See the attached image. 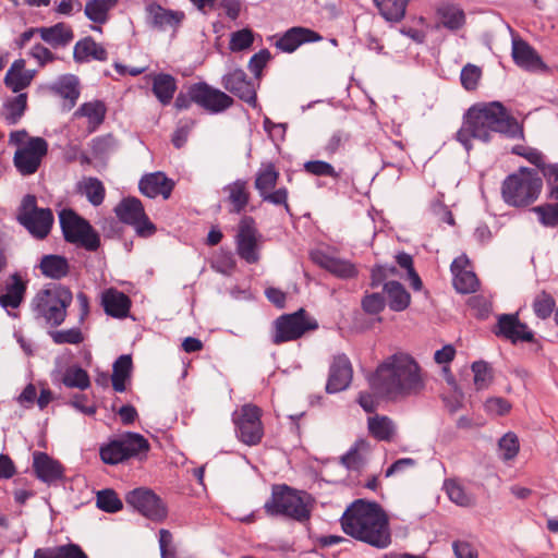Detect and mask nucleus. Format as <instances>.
I'll list each match as a JSON object with an SVG mask.
<instances>
[{
  "instance_id": "obj_16",
  "label": "nucleus",
  "mask_w": 558,
  "mask_h": 558,
  "mask_svg": "<svg viewBox=\"0 0 558 558\" xmlns=\"http://www.w3.org/2000/svg\"><path fill=\"white\" fill-rule=\"evenodd\" d=\"M189 94L196 105L210 113L222 112L233 105L232 97L205 82L193 84Z\"/></svg>"
},
{
  "instance_id": "obj_58",
  "label": "nucleus",
  "mask_w": 558,
  "mask_h": 558,
  "mask_svg": "<svg viewBox=\"0 0 558 558\" xmlns=\"http://www.w3.org/2000/svg\"><path fill=\"white\" fill-rule=\"evenodd\" d=\"M481 76V69L474 64L469 63L465 66H463L461 71V84L466 90H474L477 87Z\"/></svg>"
},
{
  "instance_id": "obj_56",
  "label": "nucleus",
  "mask_w": 558,
  "mask_h": 558,
  "mask_svg": "<svg viewBox=\"0 0 558 558\" xmlns=\"http://www.w3.org/2000/svg\"><path fill=\"white\" fill-rule=\"evenodd\" d=\"M304 170L316 177H330L333 179L339 178V173L335 170L333 166L323 160H310L304 163Z\"/></svg>"
},
{
  "instance_id": "obj_64",
  "label": "nucleus",
  "mask_w": 558,
  "mask_h": 558,
  "mask_svg": "<svg viewBox=\"0 0 558 558\" xmlns=\"http://www.w3.org/2000/svg\"><path fill=\"white\" fill-rule=\"evenodd\" d=\"M542 173L549 186V197L558 201V166L547 165V167H543Z\"/></svg>"
},
{
  "instance_id": "obj_38",
  "label": "nucleus",
  "mask_w": 558,
  "mask_h": 558,
  "mask_svg": "<svg viewBox=\"0 0 558 558\" xmlns=\"http://www.w3.org/2000/svg\"><path fill=\"white\" fill-rule=\"evenodd\" d=\"M384 291L387 294L388 304L392 311L401 312L410 305L411 295L400 282H385Z\"/></svg>"
},
{
  "instance_id": "obj_18",
  "label": "nucleus",
  "mask_w": 558,
  "mask_h": 558,
  "mask_svg": "<svg viewBox=\"0 0 558 558\" xmlns=\"http://www.w3.org/2000/svg\"><path fill=\"white\" fill-rule=\"evenodd\" d=\"M256 235L255 220L250 216L243 217L236 234V252L248 264H255L259 259Z\"/></svg>"
},
{
  "instance_id": "obj_46",
  "label": "nucleus",
  "mask_w": 558,
  "mask_h": 558,
  "mask_svg": "<svg viewBox=\"0 0 558 558\" xmlns=\"http://www.w3.org/2000/svg\"><path fill=\"white\" fill-rule=\"evenodd\" d=\"M62 384L68 388L86 390L90 386L88 373L77 365L69 366L62 375Z\"/></svg>"
},
{
  "instance_id": "obj_14",
  "label": "nucleus",
  "mask_w": 558,
  "mask_h": 558,
  "mask_svg": "<svg viewBox=\"0 0 558 558\" xmlns=\"http://www.w3.org/2000/svg\"><path fill=\"white\" fill-rule=\"evenodd\" d=\"M125 501L145 518L161 522L168 515L165 501L150 488L137 487L125 495Z\"/></svg>"
},
{
  "instance_id": "obj_6",
  "label": "nucleus",
  "mask_w": 558,
  "mask_h": 558,
  "mask_svg": "<svg viewBox=\"0 0 558 558\" xmlns=\"http://www.w3.org/2000/svg\"><path fill=\"white\" fill-rule=\"evenodd\" d=\"M310 495L290 486L274 485L271 497L265 502L264 509L271 517L283 515L299 522L311 517Z\"/></svg>"
},
{
  "instance_id": "obj_12",
  "label": "nucleus",
  "mask_w": 558,
  "mask_h": 558,
  "mask_svg": "<svg viewBox=\"0 0 558 558\" xmlns=\"http://www.w3.org/2000/svg\"><path fill=\"white\" fill-rule=\"evenodd\" d=\"M279 178L280 173L274 162H263L255 174L254 187L263 202L275 206H282L286 213L292 216V210L288 203V189L281 186L274 190Z\"/></svg>"
},
{
  "instance_id": "obj_5",
  "label": "nucleus",
  "mask_w": 558,
  "mask_h": 558,
  "mask_svg": "<svg viewBox=\"0 0 558 558\" xmlns=\"http://www.w3.org/2000/svg\"><path fill=\"white\" fill-rule=\"evenodd\" d=\"M9 144L16 146L13 163L22 175L36 173L48 154V142L39 136H29L26 130L13 131Z\"/></svg>"
},
{
  "instance_id": "obj_43",
  "label": "nucleus",
  "mask_w": 558,
  "mask_h": 558,
  "mask_svg": "<svg viewBox=\"0 0 558 558\" xmlns=\"http://www.w3.org/2000/svg\"><path fill=\"white\" fill-rule=\"evenodd\" d=\"M411 0H374L380 15L388 22H400Z\"/></svg>"
},
{
  "instance_id": "obj_39",
  "label": "nucleus",
  "mask_w": 558,
  "mask_h": 558,
  "mask_svg": "<svg viewBox=\"0 0 558 558\" xmlns=\"http://www.w3.org/2000/svg\"><path fill=\"white\" fill-rule=\"evenodd\" d=\"M76 187L77 192L85 195L93 206L97 207L104 203L106 189L98 178H83V180L77 183Z\"/></svg>"
},
{
  "instance_id": "obj_48",
  "label": "nucleus",
  "mask_w": 558,
  "mask_h": 558,
  "mask_svg": "<svg viewBox=\"0 0 558 558\" xmlns=\"http://www.w3.org/2000/svg\"><path fill=\"white\" fill-rule=\"evenodd\" d=\"M478 286L480 281L476 275L471 270L453 274V287L459 293H473L477 290Z\"/></svg>"
},
{
  "instance_id": "obj_40",
  "label": "nucleus",
  "mask_w": 558,
  "mask_h": 558,
  "mask_svg": "<svg viewBox=\"0 0 558 558\" xmlns=\"http://www.w3.org/2000/svg\"><path fill=\"white\" fill-rule=\"evenodd\" d=\"M367 426L371 435L380 441H391L396 434L395 423L386 415L368 417Z\"/></svg>"
},
{
  "instance_id": "obj_57",
  "label": "nucleus",
  "mask_w": 558,
  "mask_h": 558,
  "mask_svg": "<svg viewBox=\"0 0 558 558\" xmlns=\"http://www.w3.org/2000/svg\"><path fill=\"white\" fill-rule=\"evenodd\" d=\"M532 210L538 215L539 221L543 226H558V203L536 206Z\"/></svg>"
},
{
  "instance_id": "obj_20",
  "label": "nucleus",
  "mask_w": 558,
  "mask_h": 558,
  "mask_svg": "<svg viewBox=\"0 0 558 558\" xmlns=\"http://www.w3.org/2000/svg\"><path fill=\"white\" fill-rule=\"evenodd\" d=\"M322 39V35L311 28L293 26L277 37L275 47L282 52L292 53L303 44L316 43Z\"/></svg>"
},
{
  "instance_id": "obj_29",
  "label": "nucleus",
  "mask_w": 558,
  "mask_h": 558,
  "mask_svg": "<svg viewBox=\"0 0 558 558\" xmlns=\"http://www.w3.org/2000/svg\"><path fill=\"white\" fill-rule=\"evenodd\" d=\"M35 76V71L25 70V60H15L4 76V84L13 93H19L28 87Z\"/></svg>"
},
{
  "instance_id": "obj_28",
  "label": "nucleus",
  "mask_w": 558,
  "mask_h": 558,
  "mask_svg": "<svg viewBox=\"0 0 558 558\" xmlns=\"http://www.w3.org/2000/svg\"><path fill=\"white\" fill-rule=\"evenodd\" d=\"M146 13L149 23L159 29L174 28L179 26L184 17L182 12L167 10L155 2L146 7Z\"/></svg>"
},
{
  "instance_id": "obj_24",
  "label": "nucleus",
  "mask_w": 558,
  "mask_h": 558,
  "mask_svg": "<svg viewBox=\"0 0 558 558\" xmlns=\"http://www.w3.org/2000/svg\"><path fill=\"white\" fill-rule=\"evenodd\" d=\"M511 54L514 63L524 70L539 71L546 69V64L536 50L523 39H512Z\"/></svg>"
},
{
  "instance_id": "obj_8",
  "label": "nucleus",
  "mask_w": 558,
  "mask_h": 558,
  "mask_svg": "<svg viewBox=\"0 0 558 558\" xmlns=\"http://www.w3.org/2000/svg\"><path fill=\"white\" fill-rule=\"evenodd\" d=\"M149 449L150 445L143 435L125 432L102 445L99 454L104 463L116 465L132 458L142 459Z\"/></svg>"
},
{
  "instance_id": "obj_63",
  "label": "nucleus",
  "mask_w": 558,
  "mask_h": 558,
  "mask_svg": "<svg viewBox=\"0 0 558 558\" xmlns=\"http://www.w3.org/2000/svg\"><path fill=\"white\" fill-rule=\"evenodd\" d=\"M512 154L526 158L531 163L535 165L543 171V167H547L544 162V157L537 149L525 148L524 146L517 145L512 148Z\"/></svg>"
},
{
  "instance_id": "obj_23",
  "label": "nucleus",
  "mask_w": 558,
  "mask_h": 558,
  "mask_svg": "<svg viewBox=\"0 0 558 558\" xmlns=\"http://www.w3.org/2000/svg\"><path fill=\"white\" fill-rule=\"evenodd\" d=\"M33 469L38 480L46 484L54 483L63 477L64 468L46 452L35 451Z\"/></svg>"
},
{
  "instance_id": "obj_22",
  "label": "nucleus",
  "mask_w": 558,
  "mask_h": 558,
  "mask_svg": "<svg viewBox=\"0 0 558 558\" xmlns=\"http://www.w3.org/2000/svg\"><path fill=\"white\" fill-rule=\"evenodd\" d=\"M312 260L338 278L350 279L357 276V269L353 263L323 251L312 253Z\"/></svg>"
},
{
  "instance_id": "obj_61",
  "label": "nucleus",
  "mask_w": 558,
  "mask_h": 558,
  "mask_svg": "<svg viewBox=\"0 0 558 558\" xmlns=\"http://www.w3.org/2000/svg\"><path fill=\"white\" fill-rule=\"evenodd\" d=\"M361 304L365 313L376 315L385 308V299L380 293H371L362 299Z\"/></svg>"
},
{
  "instance_id": "obj_10",
  "label": "nucleus",
  "mask_w": 558,
  "mask_h": 558,
  "mask_svg": "<svg viewBox=\"0 0 558 558\" xmlns=\"http://www.w3.org/2000/svg\"><path fill=\"white\" fill-rule=\"evenodd\" d=\"M16 220L34 238L44 240L51 231L54 217L50 208H40L37 206L35 195L27 194L22 198L17 208Z\"/></svg>"
},
{
  "instance_id": "obj_25",
  "label": "nucleus",
  "mask_w": 558,
  "mask_h": 558,
  "mask_svg": "<svg viewBox=\"0 0 558 558\" xmlns=\"http://www.w3.org/2000/svg\"><path fill=\"white\" fill-rule=\"evenodd\" d=\"M173 187V181L160 171L145 174L138 183L141 193L150 198H155L160 195L167 199L170 197Z\"/></svg>"
},
{
  "instance_id": "obj_52",
  "label": "nucleus",
  "mask_w": 558,
  "mask_h": 558,
  "mask_svg": "<svg viewBox=\"0 0 558 558\" xmlns=\"http://www.w3.org/2000/svg\"><path fill=\"white\" fill-rule=\"evenodd\" d=\"M474 374V385L477 390L486 389L493 380V372L488 363L476 361L471 366Z\"/></svg>"
},
{
  "instance_id": "obj_9",
  "label": "nucleus",
  "mask_w": 558,
  "mask_h": 558,
  "mask_svg": "<svg viewBox=\"0 0 558 558\" xmlns=\"http://www.w3.org/2000/svg\"><path fill=\"white\" fill-rule=\"evenodd\" d=\"M59 222L65 242L88 252H96L100 247L98 232L88 220L72 208H63L59 211Z\"/></svg>"
},
{
  "instance_id": "obj_21",
  "label": "nucleus",
  "mask_w": 558,
  "mask_h": 558,
  "mask_svg": "<svg viewBox=\"0 0 558 558\" xmlns=\"http://www.w3.org/2000/svg\"><path fill=\"white\" fill-rule=\"evenodd\" d=\"M495 333L510 340L512 343L519 341L531 342L534 338L533 332L514 314L500 315Z\"/></svg>"
},
{
  "instance_id": "obj_42",
  "label": "nucleus",
  "mask_w": 558,
  "mask_h": 558,
  "mask_svg": "<svg viewBox=\"0 0 558 558\" xmlns=\"http://www.w3.org/2000/svg\"><path fill=\"white\" fill-rule=\"evenodd\" d=\"M33 558H88L77 544H65L54 548H38Z\"/></svg>"
},
{
  "instance_id": "obj_44",
  "label": "nucleus",
  "mask_w": 558,
  "mask_h": 558,
  "mask_svg": "<svg viewBox=\"0 0 558 558\" xmlns=\"http://www.w3.org/2000/svg\"><path fill=\"white\" fill-rule=\"evenodd\" d=\"M368 450L369 444L364 439H360L341 457V463L350 471H359L366 462L364 453L368 452Z\"/></svg>"
},
{
  "instance_id": "obj_3",
  "label": "nucleus",
  "mask_w": 558,
  "mask_h": 558,
  "mask_svg": "<svg viewBox=\"0 0 558 558\" xmlns=\"http://www.w3.org/2000/svg\"><path fill=\"white\" fill-rule=\"evenodd\" d=\"M340 522L347 535L372 547L384 549L391 544L389 518L375 501H353L343 512Z\"/></svg>"
},
{
  "instance_id": "obj_37",
  "label": "nucleus",
  "mask_w": 558,
  "mask_h": 558,
  "mask_svg": "<svg viewBox=\"0 0 558 558\" xmlns=\"http://www.w3.org/2000/svg\"><path fill=\"white\" fill-rule=\"evenodd\" d=\"M112 367V388L117 392H123L126 390V381L130 380L132 374L133 363L131 355L123 354L119 356Z\"/></svg>"
},
{
  "instance_id": "obj_60",
  "label": "nucleus",
  "mask_w": 558,
  "mask_h": 558,
  "mask_svg": "<svg viewBox=\"0 0 558 558\" xmlns=\"http://www.w3.org/2000/svg\"><path fill=\"white\" fill-rule=\"evenodd\" d=\"M28 56L35 59L40 68H44L48 63H52L58 59V57L49 48L41 44L34 45L31 48Z\"/></svg>"
},
{
  "instance_id": "obj_47",
  "label": "nucleus",
  "mask_w": 558,
  "mask_h": 558,
  "mask_svg": "<svg viewBox=\"0 0 558 558\" xmlns=\"http://www.w3.org/2000/svg\"><path fill=\"white\" fill-rule=\"evenodd\" d=\"M97 507L108 513H116L123 508L122 500L118 494L110 488L99 490L96 495Z\"/></svg>"
},
{
  "instance_id": "obj_35",
  "label": "nucleus",
  "mask_w": 558,
  "mask_h": 558,
  "mask_svg": "<svg viewBox=\"0 0 558 558\" xmlns=\"http://www.w3.org/2000/svg\"><path fill=\"white\" fill-rule=\"evenodd\" d=\"M39 269L46 278L60 280L69 275L70 264L64 256L49 254L41 257Z\"/></svg>"
},
{
  "instance_id": "obj_19",
  "label": "nucleus",
  "mask_w": 558,
  "mask_h": 558,
  "mask_svg": "<svg viewBox=\"0 0 558 558\" xmlns=\"http://www.w3.org/2000/svg\"><path fill=\"white\" fill-rule=\"evenodd\" d=\"M353 368L345 354L335 355L329 367L326 391L336 393L345 390L352 380Z\"/></svg>"
},
{
  "instance_id": "obj_33",
  "label": "nucleus",
  "mask_w": 558,
  "mask_h": 558,
  "mask_svg": "<svg viewBox=\"0 0 558 558\" xmlns=\"http://www.w3.org/2000/svg\"><path fill=\"white\" fill-rule=\"evenodd\" d=\"M107 107L102 100H93L82 104L74 112L76 118H86L88 132H95L105 121Z\"/></svg>"
},
{
  "instance_id": "obj_34",
  "label": "nucleus",
  "mask_w": 558,
  "mask_h": 558,
  "mask_svg": "<svg viewBox=\"0 0 558 558\" xmlns=\"http://www.w3.org/2000/svg\"><path fill=\"white\" fill-rule=\"evenodd\" d=\"M436 13L440 24L449 31H458L465 24V13L458 4L442 2L437 7Z\"/></svg>"
},
{
  "instance_id": "obj_1",
  "label": "nucleus",
  "mask_w": 558,
  "mask_h": 558,
  "mask_svg": "<svg viewBox=\"0 0 558 558\" xmlns=\"http://www.w3.org/2000/svg\"><path fill=\"white\" fill-rule=\"evenodd\" d=\"M371 388L387 400H400L418 395L425 379L418 363L408 353L386 357L368 376Z\"/></svg>"
},
{
  "instance_id": "obj_7",
  "label": "nucleus",
  "mask_w": 558,
  "mask_h": 558,
  "mask_svg": "<svg viewBox=\"0 0 558 558\" xmlns=\"http://www.w3.org/2000/svg\"><path fill=\"white\" fill-rule=\"evenodd\" d=\"M542 187L543 181L537 171L521 167L505 179L501 194L508 205L521 207L535 202Z\"/></svg>"
},
{
  "instance_id": "obj_36",
  "label": "nucleus",
  "mask_w": 558,
  "mask_h": 558,
  "mask_svg": "<svg viewBox=\"0 0 558 558\" xmlns=\"http://www.w3.org/2000/svg\"><path fill=\"white\" fill-rule=\"evenodd\" d=\"M119 0H88L84 8L86 17L97 25L106 24L110 19V11Z\"/></svg>"
},
{
  "instance_id": "obj_53",
  "label": "nucleus",
  "mask_w": 558,
  "mask_h": 558,
  "mask_svg": "<svg viewBox=\"0 0 558 558\" xmlns=\"http://www.w3.org/2000/svg\"><path fill=\"white\" fill-rule=\"evenodd\" d=\"M498 448L502 460H512L520 449L518 436L514 433H507L500 438Z\"/></svg>"
},
{
  "instance_id": "obj_50",
  "label": "nucleus",
  "mask_w": 558,
  "mask_h": 558,
  "mask_svg": "<svg viewBox=\"0 0 558 558\" xmlns=\"http://www.w3.org/2000/svg\"><path fill=\"white\" fill-rule=\"evenodd\" d=\"M555 306V299L546 291L538 293L533 301V311L541 319L548 318L553 314Z\"/></svg>"
},
{
  "instance_id": "obj_15",
  "label": "nucleus",
  "mask_w": 558,
  "mask_h": 558,
  "mask_svg": "<svg viewBox=\"0 0 558 558\" xmlns=\"http://www.w3.org/2000/svg\"><path fill=\"white\" fill-rule=\"evenodd\" d=\"M119 220L133 226L137 235L142 238L151 236L156 232V226L145 214L142 202L136 197L123 198L114 208Z\"/></svg>"
},
{
  "instance_id": "obj_55",
  "label": "nucleus",
  "mask_w": 558,
  "mask_h": 558,
  "mask_svg": "<svg viewBox=\"0 0 558 558\" xmlns=\"http://www.w3.org/2000/svg\"><path fill=\"white\" fill-rule=\"evenodd\" d=\"M56 344H80L84 341V336L80 328H70L66 330H54L49 332Z\"/></svg>"
},
{
  "instance_id": "obj_59",
  "label": "nucleus",
  "mask_w": 558,
  "mask_h": 558,
  "mask_svg": "<svg viewBox=\"0 0 558 558\" xmlns=\"http://www.w3.org/2000/svg\"><path fill=\"white\" fill-rule=\"evenodd\" d=\"M271 59V54L268 49H262L257 53L253 54L248 61V70L254 74V78L258 82L262 72L268 61Z\"/></svg>"
},
{
  "instance_id": "obj_49",
  "label": "nucleus",
  "mask_w": 558,
  "mask_h": 558,
  "mask_svg": "<svg viewBox=\"0 0 558 558\" xmlns=\"http://www.w3.org/2000/svg\"><path fill=\"white\" fill-rule=\"evenodd\" d=\"M27 96L20 94L5 104V120L9 124H16L26 110Z\"/></svg>"
},
{
  "instance_id": "obj_11",
  "label": "nucleus",
  "mask_w": 558,
  "mask_h": 558,
  "mask_svg": "<svg viewBox=\"0 0 558 558\" xmlns=\"http://www.w3.org/2000/svg\"><path fill=\"white\" fill-rule=\"evenodd\" d=\"M318 324L306 311L300 308L291 314H283L272 323L271 342L280 345L300 339L306 331L317 329Z\"/></svg>"
},
{
  "instance_id": "obj_2",
  "label": "nucleus",
  "mask_w": 558,
  "mask_h": 558,
  "mask_svg": "<svg viewBox=\"0 0 558 558\" xmlns=\"http://www.w3.org/2000/svg\"><path fill=\"white\" fill-rule=\"evenodd\" d=\"M492 133H500L510 138L523 135L518 121L499 101L472 106L466 111L456 137L466 150H470L471 138L489 142Z\"/></svg>"
},
{
  "instance_id": "obj_51",
  "label": "nucleus",
  "mask_w": 558,
  "mask_h": 558,
  "mask_svg": "<svg viewBox=\"0 0 558 558\" xmlns=\"http://www.w3.org/2000/svg\"><path fill=\"white\" fill-rule=\"evenodd\" d=\"M445 487L447 495L452 502L462 507H469L473 505V497L469 495L463 486L456 481H447L445 483Z\"/></svg>"
},
{
  "instance_id": "obj_17",
  "label": "nucleus",
  "mask_w": 558,
  "mask_h": 558,
  "mask_svg": "<svg viewBox=\"0 0 558 558\" xmlns=\"http://www.w3.org/2000/svg\"><path fill=\"white\" fill-rule=\"evenodd\" d=\"M222 86L226 90L236 96L251 107L257 106L256 88L258 82L255 78H250L242 69H234L223 75Z\"/></svg>"
},
{
  "instance_id": "obj_26",
  "label": "nucleus",
  "mask_w": 558,
  "mask_h": 558,
  "mask_svg": "<svg viewBox=\"0 0 558 558\" xmlns=\"http://www.w3.org/2000/svg\"><path fill=\"white\" fill-rule=\"evenodd\" d=\"M26 289L27 284L19 272L10 275L5 292L0 293V306L11 315L10 310H15L23 303ZM12 316L16 317L17 315L12 314Z\"/></svg>"
},
{
  "instance_id": "obj_13",
  "label": "nucleus",
  "mask_w": 558,
  "mask_h": 558,
  "mask_svg": "<svg viewBox=\"0 0 558 558\" xmlns=\"http://www.w3.org/2000/svg\"><path fill=\"white\" fill-rule=\"evenodd\" d=\"M260 418V408L252 403L244 404L233 412L232 422L235 426L236 437L241 442L246 446L260 444L264 437V426Z\"/></svg>"
},
{
  "instance_id": "obj_54",
  "label": "nucleus",
  "mask_w": 558,
  "mask_h": 558,
  "mask_svg": "<svg viewBox=\"0 0 558 558\" xmlns=\"http://www.w3.org/2000/svg\"><path fill=\"white\" fill-rule=\"evenodd\" d=\"M254 43V34L250 28L233 32L230 37L229 48L238 52L248 49Z\"/></svg>"
},
{
  "instance_id": "obj_31",
  "label": "nucleus",
  "mask_w": 558,
  "mask_h": 558,
  "mask_svg": "<svg viewBox=\"0 0 558 558\" xmlns=\"http://www.w3.org/2000/svg\"><path fill=\"white\" fill-rule=\"evenodd\" d=\"M40 38L52 48H62L68 46L74 38L73 29L70 25L60 22L49 27H40Z\"/></svg>"
},
{
  "instance_id": "obj_30",
  "label": "nucleus",
  "mask_w": 558,
  "mask_h": 558,
  "mask_svg": "<svg viewBox=\"0 0 558 558\" xmlns=\"http://www.w3.org/2000/svg\"><path fill=\"white\" fill-rule=\"evenodd\" d=\"M149 77L151 80V92L155 97L161 105H169L178 89L177 80L167 73H154Z\"/></svg>"
},
{
  "instance_id": "obj_27",
  "label": "nucleus",
  "mask_w": 558,
  "mask_h": 558,
  "mask_svg": "<svg viewBox=\"0 0 558 558\" xmlns=\"http://www.w3.org/2000/svg\"><path fill=\"white\" fill-rule=\"evenodd\" d=\"M101 305L107 315L121 319L129 316L132 302L125 293L110 288L102 292Z\"/></svg>"
},
{
  "instance_id": "obj_41",
  "label": "nucleus",
  "mask_w": 558,
  "mask_h": 558,
  "mask_svg": "<svg viewBox=\"0 0 558 558\" xmlns=\"http://www.w3.org/2000/svg\"><path fill=\"white\" fill-rule=\"evenodd\" d=\"M225 190L229 193L228 199L232 205L231 211L235 214L242 213L250 202L247 182L236 180L227 185Z\"/></svg>"
},
{
  "instance_id": "obj_45",
  "label": "nucleus",
  "mask_w": 558,
  "mask_h": 558,
  "mask_svg": "<svg viewBox=\"0 0 558 558\" xmlns=\"http://www.w3.org/2000/svg\"><path fill=\"white\" fill-rule=\"evenodd\" d=\"M80 82L75 75H63L53 85L52 89L62 98L69 100L70 108L74 107L80 97Z\"/></svg>"
},
{
  "instance_id": "obj_4",
  "label": "nucleus",
  "mask_w": 558,
  "mask_h": 558,
  "mask_svg": "<svg viewBox=\"0 0 558 558\" xmlns=\"http://www.w3.org/2000/svg\"><path fill=\"white\" fill-rule=\"evenodd\" d=\"M72 300L73 294L69 288L49 284L35 294L31 307L36 319L44 320L51 327H58L65 320Z\"/></svg>"
},
{
  "instance_id": "obj_32",
  "label": "nucleus",
  "mask_w": 558,
  "mask_h": 558,
  "mask_svg": "<svg viewBox=\"0 0 558 558\" xmlns=\"http://www.w3.org/2000/svg\"><path fill=\"white\" fill-rule=\"evenodd\" d=\"M73 58L76 62H87L89 60L106 61L108 59L107 50L92 37H85L78 40L73 50Z\"/></svg>"
},
{
  "instance_id": "obj_62",
  "label": "nucleus",
  "mask_w": 558,
  "mask_h": 558,
  "mask_svg": "<svg viewBox=\"0 0 558 558\" xmlns=\"http://www.w3.org/2000/svg\"><path fill=\"white\" fill-rule=\"evenodd\" d=\"M159 547L161 558H177V550L173 545V536L170 531L161 529L159 531Z\"/></svg>"
}]
</instances>
